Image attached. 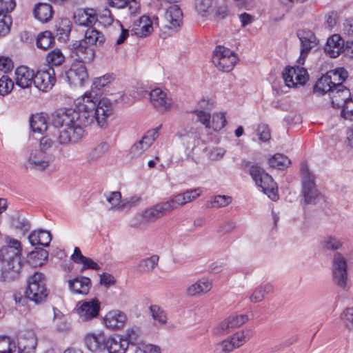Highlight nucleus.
<instances>
[{
	"instance_id": "f257e3e1",
	"label": "nucleus",
	"mask_w": 353,
	"mask_h": 353,
	"mask_svg": "<svg viewBox=\"0 0 353 353\" xmlns=\"http://www.w3.org/2000/svg\"><path fill=\"white\" fill-rule=\"evenodd\" d=\"M94 92H87L83 97V103L76 110L77 122L80 126H88L94 121L101 128L107 124V118L112 114L110 101L101 99L95 101Z\"/></svg>"
},
{
	"instance_id": "f03ea898",
	"label": "nucleus",
	"mask_w": 353,
	"mask_h": 353,
	"mask_svg": "<svg viewBox=\"0 0 353 353\" xmlns=\"http://www.w3.org/2000/svg\"><path fill=\"white\" fill-rule=\"evenodd\" d=\"M8 243L0 249V282L4 283L17 280L22 268L20 241L10 239Z\"/></svg>"
},
{
	"instance_id": "7ed1b4c3",
	"label": "nucleus",
	"mask_w": 353,
	"mask_h": 353,
	"mask_svg": "<svg viewBox=\"0 0 353 353\" xmlns=\"http://www.w3.org/2000/svg\"><path fill=\"white\" fill-rule=\"evenodd\" d=\"M249 173L256 185L261 188L263 193L271 200L275 201L279 199L276 183L261 167L256 164L252 165L249 168Z\"/></svg>"
},
{
	"instance_id": "20e7f679",
	"label": "nucleus",
	"mask_w": 353,
	"mask_h": 353,
	"mask_svg": "<svg viewBox=\"0 0 353 353\" xmlns=\"http://www.w3.org/2000/svg\"><path fill=\"white\" fill-rule=\"evenodd\" d=\"M172 211V208L168 201L157 203L152 207L146 209L141 214H137L132 225L139 228L149 223L154 222L158 219L165 216Z\"/></svg>"
},
{
	"instance_id": "39448f33",
	"label": "nucleus",
	"mask_w": 353,
	"mask_h": 353,
	"mask_svg": "<svg viewBox=\"0 0 353 353\" xmlns=\"http://www.w3.org/2000/svg\"><path fill=\"white\" fill-rule=\"evenodd\" d=\"M302 190L301 194L305 204H314L319 196L315 185V177L310 171L307 163L303 162L301 165Z\"/></svg>"
},
{
	"instance_id": "423d86ee",
	"label": "nucleus",
	"mask_w": 353,
	"mask_h": 353,
	"mask_svg": "<svg viewBox=\"0 0 353 353\" xmlns=\"http://www.w3.org/2000/svg\"><path fill=\"white\" fill-rule=\"evenodd\" d=\"M26 294L27 298L36 303L46 301L48 290L46 288L45 276L42 273L36 272L30 278Z\"/></svg>"
},
{
	"instance_id": "0eeeda50",
	"label": "nucleus",
	"mask_w": 353,
	"mask_h": 353,
	"mask_svg": "<svg viewBox=\"0 0 353 353\" xmlns=\"http://www.w3.org/2000/svg\"><path fill=\"white\" fill-rule=\"evenodd\" d=\"M212 61L218 70L229 72L234 68L238 58L230 49L218 46L213 52Z\"/></svg>"
},
{
	"instance_id": "6e6552de",
	"label": "nucleus",
	"mask_w": 353,
	"mask_h": 353,
	"mask_svg": "<svg viewBox=\"0 0 353 353\" xmlns=\"http://www.w3.org/2000/svg\"><path fill=\"white\" fill-rule=\"evenodd\" d=\"M54 159V154L34 149L30 152L24 165L27 170L43 171L50 166Z\"/></svg>"
},
{
	"instance_id": "1a4fd4ad",
	"label": "nucleus",
	"mask_w": 353,
	"mask_h": 353,
	"mask_svg": "<svg viewBox=\"0 0 353 353\" xmlns=\"http://www.w3.org/2000/svg\"><path fill=\"white\" fill-rule=\"evenodd\" d=\"M347 261L339 252H336L332 259V274L334 283L342 289L347 285Z\"/></svg>"
},
{
	"instance_id": "9d476101",
	"label": "nucleus",
	"mask_w": 353,
	"mask_h": 353,
	"mask_svg": "<svg viewBox=\"0 0 353 353\" xmlns=\"http://www.w3.org/2000/svg\"><path fill=\"white\" fill-rule=\"evenodd\" d=\"M76 110L72 108H61L52 114V123L56 128H67L78 124Z\"/></svg>"
},
{
	"instance_id": "9b49d317",
	"label": "nucleus",
	"mask_w": 353,
	"mask_h": 353,
	"mask_svg": "<svg viewBox=\"0 0 353 353\" xmlns=\"http://www.w3.org/2000/svg\"><path fill=\"white\" fill-rule=\"evenodd\" d=\"M283 78L288 87H294L298 84L304 85L308 80L306 69L302 67H286L283 72Z\"/></svg>"
},
{
	"instance_id": "f8f14e48",
	"label": "nucleus",
	"mask_w": 353,
	"mask_h": 353,
	"mask_svg": "<svg viewBox=\"0 0 353 353\" xmlns=\"http://www.w3.org/2000/svg\"><path fill=\"white\" fill-rule=\"evenodd\" d=\"M101 303L94 298L90 301H79L76 306V312L82 321H88L96 318L100 311Z\"/></svg>"
},
{
	"instance_id": "ddd939ff",
	"label": "nucleus",
	"mask_w": 353,
	"mask_h": 353,
	"mask_svg": "<svg viewBox=\"0 0 353 353\" xmlns=\"http://www.w3.org/2000/svg\"><path fill=\"white\" fill-rule=\"evenodd\" d=\"M248 320L246 314L232 315L224 319L212 330L215 336L227 334L233 329L240 327Z\"/></svg>"
},
{
	"instance_id": "4468645a",
	"label": "nucleus",
	"mask_w": 353,
	"mask_h": 353,
	"mask_svg": "<svg viewBox=\"0 0 353 353\" xmlns=\"http://www.w3.org/2000/svg\"><path fill=\"white\" fill-rule=\"evenodd\" d=\"M84 135L83 127L79 124H74L67 128L60 130L57 140L61 145H68L81 141Z\"/></svg>"
},
{
	"instance_id": "2eb2a0df",
	"label": "nucleus",
	"mask_w": 353,
	"mask_h": 353,
	"mask_svg": "<svg viewBox=\"0 0 353 353\" xmlns=\"http://www.w3.org/2000/svg\"><path fill=\"white\" fill-rule=\"evenodd\" d=\"M65 77L70 85L82 86L88 81V74L84 64L75 61L65 72Z\"/></svg>"
},
{
	"instance_id": "dca6fc26",
	"label": "nucleus",
	"mask_w": 353,
	"mask_h": 353,
	"mask_svg": "<svg viewBox=\"0 0 353 353\" xmlns=\"http://www.w3.org/2000/svg\"><path fill=\"white\" fill-rule=\"evenodd\" d=\"M159 128L148 130L141 140L131 147L130 154L132 158H137L150 147L158 137Z\"/></svg>"
},
{
	"instance_id": "f3484780",
	"label": "nucleus",
	"mask_w": 353,
	"mask_h": 353,
	"mask_svg": "<svg viewBox=\"0 0 353 353\" xmlns=\"http://www.w3.org/2000/svg\"><path fill=\"white\" fill-rule=\"evenodd\" d=\"M150 100L153 107L160 112H165L173 105L172 99L161 88H157L150 92Z\"/></svg>"
},
{
	"instance_id": "a211bd4d",
	"label": "nucleus",
	"mask_w": 353,
	"mask_h": 353,
	"mask_svg": "<svg viewBox=\"0 0 353 353\" xmlns=\"http://www.w3.org/2000/svg\"><path fill=\"white\" fill-rule=\"evenodd\" d=\"M296 34L301 44V57L299 63H303L308 52L317 45V39L314 34L309 30H298Z\"/></svg>"
},
{
	"instance_id": "6ab92c4d",
	"label": "nucleus",
	"mask_w": 353,
	"mask_h": 353,
	"mask_svg": "<svg viewBox=\"0 0 353 353\" xmlns=\"http://www.w3.org/2000/svg\"><path fill=\"white\" fill-rule=\"evenodd\" d=\"M55 81L56 78L54 70L50 68L47 70L38 71L34 74L33 83L39 90L47 92L48 90L52 89Z\"/></svg>"
},
{
	"instance_id": "aec40b11",
	"label": "nucleus",
	"mask_w": 353,
	"mask_h": 353,
	"mask_svg": "<svg viewBox=\"0 0 353 353\" xmlns=\"http://www.w3.org/2000/svg\"><path fill=\"white\" fill-rule=\"evenodd\" d=\"M74 23L81 26L92 27L97 22V10L93 8H79L73 14Z\"/></svg>"
},
{
	"instance_id": "412c9836",
	"label": "nucleus",
	"mask_w": 353,
	"mask_h": 353,
	"mask_svg": "<svg viewBox=\"0 0 353 353\" xmlns=\"http://www.w3.org/2000/svg\"><path fill=\"white\" fill-rule=\"evenodd\" d=\"M72 50L77 61H81L83 64L91 62L94 59L95 52L93 48L81 40L75 41L72 44Z\"/></svg>"
},
{
	"instance_id": "4be33fe9",
	"label": "nucleus",
	"mask_w": 353,
	"mask_h": 353,
	"mask_svg": "<svg viewBox=\"0 0 353 353\" xmlns=\"http://www.w3.org/2000/svg\"><path fill=\"white\" fill-rule=\"evenodd\" d=\"M201 190L199 188L190 189L183 193L177 194L171 196L168 201L172 208L173 211L185 203L195 200L201 195Z\"/></svg>"
},
{
	"instance_id": "5701e85b",
	"label": "nucleus",
	"mask_w": 353,
	"mask_h": 353,
	"mask_svg": "<svg viewBox=\"0 0 353 353\" xmlns=\"http://www.w3.org/2000/svg\"><path fill=\"white\" fill-rule=\"evenodd\" d=\"M108 336L103 334H89L86 336L85 341L88 350L92 352H101L107 347Z\"/></svg>"
},
{
	"instance_id": "b1692460",
	"label": "nucleus",
	"mask_w": 353,
	"mask_h": 353,
	"mask_svg": "<svg viewBox=\"0 0 353 353\" xmlns=\"http://www.w3.org/2000/svg\"><path fill=\"white\" fill-rule=\"evenodd\" d=\"M34 73L26 66L18 67L15 70V82L20 88H30L34 82Z\"/></svg>"
},
{
	"instance_id": "393cba45",
	"label": "nucleus",
	"mask_w": 353,
	"mask_h": 353,
	"mask_svg": "<svg viewBox=\"0 0 353 353\" xmlns=\"http://www.w3.org/2000/svg\"><path fill=\"white\" fill-rule=\"evenodd\" d=\"M91 280L86 276H77L68 281V287L73 294L86 295L91 288Z\"/></svg>"
},
{
	"instance_id": "a878e982",
	"label": "nucleus",
	"mask_w": 353,
	"mask_h": 353,
	"mask_svg": "<svg viewBox=\"0 0 353 353\" xmlns=\"http://www.w3.org/2000/svg\"><path fill=\"white\" fill-rule=\"evenodd\" d=\"M344 41L339 34H333L327 39L325 52L332 58H336L343 52Z\"/></svg>"
},
{
	"instance_id": "bb28decb",
	"label": "nucleus",
	"mask_w": 353,
	"mask_h": 353,
	"mask_svg": "<svg viewBox=\"0 0 353 353\" xmlns=\"http://www.w3.org/2000/svg\"><path fill=\"white\" fill-rule=\"evenodd\" d=\"M104 321L108 327L112 330L120 329L124 326L126 316L121 311L113 310L106 314Z\"/></svg>"
},
{
	"instance_id": "cd10ccee",
	"label": "nucleus",
	"mask_w": 353,
	"mask_h": 353,
	"mask_svg": "<svg viewBox=\"0 0 353 353\" xmlns=\"http://www.w3.org/2000/svg\"><path fill=\"white\" fill-rule=\"evenodd\" d=\"M165 19L169 23L168 28H179L182 23L183 13L177 5H172L168 7L165 13Z\"/></svg>"
},
{
	"instance_id": "c85d7f7f",
	"label": "nucleus",
	"mask_w": 353,
	"mask_h": 353,
	"mask_svg": "<svg viewBox=\"0 0 353 353\" xmlns=\"http://www.w3.org/2000/svg\"><path fill=\"white\" fill-rule=\"evenodd\" d=\"M106 346L108 353H125L128 343L120 336H108Z\"/></svg>"
},
{
	"instance_id": "c756f323",
	"label": "nucleus",
	"mask_w": 353,
	"mask_h": 353,
	"mask_svg": "<svg viewBox=\"0 0 353 353\" xmlns=\"http://www.w3.org/2000/svg\"><path fill=\"white\" fill-rule=\"evenodd\" d=\"M29 242L32 245H41L48 247L52 240L51 234L44 230L32 231L28 236Z\"/></svg>"
},
{
	"instance_id": "7c9ffc66",
	"label": "nucleus",
	"mask_w": 353,
	"mask_h": 353,
	"mask_svg": "<svg viewBox=\"0 0 353 353\" xmlns=\"http://www.w3.org/2000/svg\"><path fill=\"white\" fill-rule=\"evenodd\" d=\"M334 107L341 108L350 98V92L345 87L334 88L329 94Z\"/></svg>"
},
{
	"instance_id": "2f4dec72",
	"label": "nucleus",
	"mask_w": 353,
	"mask_h": 353,
	"mask_svg": "<svg viewBox=\"0 0 353 353\" xmlns=\"http://www.w3.org/2000/svg\"><path fill=\"white\" fill-rule=\"evenodd\" d=\"M273 292L274 287L271 283L261 284L253 290L250 296V301L254 303H260L265 299L266 296L272 294Z\"/></svg>"
},
{
	"instance_id": "473e14b6",
	"label": "nucleus",
	"mask_w": 353,
	"mask_h": 353,
	"mask_svg": "<svg viewBox=\"0 0 353 353\" xmlns=\"http://www.w3.org/2000/svg\"><path fill=\"white\" fill-rule=\"evenodd\" d=\"M135 28L132 29L134 34L138 37H145L150 34L152 30V23L150 19L146 16H142L135 23Z\"/></svg>"
},
{
	"instance_id": "72a5a7b5",
	"label": "nucleus",
	"mask_w": 353,
	"mask_h": 353,
	"mask_svg": "<svg viewBox=\"0 0 353 353\" xmlns=\"http://www.w3.org/2000/svg\"><path fill=\"white\" fill-rule=\"evenodd\" d=\"M33 14L34 17L41 22H48L53 15L52 7L46 3H39L36 5Z\"/></svg>"
},
{
	"instance_id": "f704fd0d",
	"label": "nucleus",
	"mask_w": 353,
	"mask_h": 353,
	"mask_svg": "<svg viewBox=\"0 0 353 353\" xmlns=\"http://www.w3.org/2000/svg\"><path fill=\"white\" fill-rule=\"evenodd\" d=\"M212 287V282L207 279H202L191 285L187 289L189 296H199L210 291Z\"/></svg>"
},
{
	"instance_id": "c9c22d12",
	"label": "nucleus",
	"mask_w": 353,
	"mask_h": 353,
	"mask_svg": "<svg viewBox=\"0 0 353 353\" xmlns=\"http://www.w3.org/2000/svg\"><path fill=\"white\" fill-rule=\"evenodd\" d=\"M37 339L34 334L29 333L27 337L21 338L18 343L19 353H35Z\"/></svg>"
},
{
	"instance_id": "e433bc0d",
	"label": "nucleus",
	"mask_w": 353,
	"mask_h": 353,
	"mask_svg": "<svg viewBox=\"0 0 353 353\" xmlns=\"http://www.w3.org/2000/svg\"><path fill=\"white\" fill-rule=\"evenodd\" d=\"M72 24L68 19H61L55 26V36L58 40L65 42L69 39Z\"/></svg>"
},
{
	"instance_id": "4c0bfd02",
	"label": "nucleus",
	"mask_w": 353,
	"mask_h": 353,
	"mask_svg": "<svg viewBox=\"0 0 353 353\" xmlns=\"http://www.w3.org/2000/svg\"><path fill=\"white\" fill-rule=\"evenodd\" d=\"M85 44L92 46H102L105 42V37L102 32L94 28H88L84 35V39H81Z\"/></svg>"
},
{
	"instance_id": "58836bf2",
	"label": "nucleus",
	"mask_w": 353,
	"mask_h": 353,
	"mask_svg": "<svg viewBox=\"0 0 353 353\" xmlns=\"http://www.w3.org/2000/svg\"><path fill=\"white\" fill-rule=\"evenodd\" d=\"M30 125L33 132L43 134L48 128L46 115L42 113L32 115L30 118Z\"/></svg>"
},
{
	"instance_id": "ea45409f",
	"label": "nucleus",
	"mask_w": 353,
	"mask_h": 353,
	"mask_svg": "<svg viewBox=\"0 0 353 353\" xmlns=\"http://www.w3.org/2000/svg\"><path fill=\"white\" fill-rule=\"evenodd\" d=\"M48 252L42 248H35L28 254V261L33 266H41L48 259Z\"/></svg>"
},
{
	"instance_id": "a19ab883",
	"label": "nucleus",
	"mask_w": 353,
	"mask_h": 353,
	"mask_svg": "<svg viewBox=\"0 0 353 353\" xmlns=\"http://www.w3.org/2000/svg\"><path fill=\"white\" fill-rule=\"evenodd\" d=\"M326 74L330 81H332L334 88L345 87L342 83L347 77V72L343 68H336L327 72Z\"/></svg>"
},
{
	"instance_id": "79ce46f5",
	"label": "nucleus",
	"mask_w": 353,
	"mask_h": 353,
	"mask_svg": "<svg viewBox=\"0 0 353 353\" xmlns=\"http://www.w3.org/2000/svg\"><path fill=\"white\" fill-rule=\"evenodd\" d=\"M159 260V256L157 254L141 259L137 265V270L140 272H152L158 265Z\"/></svg>"
},
{
	"instance_id": "37998d69",
	"label": "nucleus",
	"mask_w": 353,
	"mask_h": 353,
	"mask_svg": "<svg viewBox=\"0 0 353 353\" xmlns=\"http://www.w3.org/2000/svg\"><path fill=\"white\" fill-rule=\"evenodd\" d=\"M252 336V331L247 330L245 331L242 330L236 332L231 336H229V339L232 344L234 349L239 348L246 343Z\"/></svg>"
},
{
	"instance_id": "c03bdc74",
	"label": "nucleus",
	"mask_w": 353,
	"mask_h": 353,
	"mask_svg": "<svg viewBox=\"0 0 353 353\" xmlns=\"http://www.w3.org/2000/svg\"><path fill=\"white\" fill-rule=\"evenodd\" d=\"M332 81H330L329 77L326 74L323 75L316 83L314 85V92L324 94L325 93H330L334 89Z\"/></svg>"
},
{
	"instance_id": "a18cd8bd",
	"label": "nucleus",
	"mask_w": 353,
	"mask_h": 353,
	"mask_svg": "<svg viewBox=\"0 0 353 353\" xmlns=\"http://www.w3.org/2000/svg\"><path fill=\"white\" fill-rule=\"evenodd\" d=\"M109 146L105 142L100 143L94 147L88 154V160L90 162H95L100 159L108 152Z\"/></svg>"
},
{
	"instance_id": "49530a36",
	"label": "nucleus",
	"mask_w": 353,
	"mask_h": 353,
	"mask_svg": "<svg viewBox=\"0 0 353 353\" xmlns=\"http://www.w3.org/2000/svg\"><path fill=\"white\" fill-rule=\"evenodd\" d=\"M269 165L272 168L284 170L290 164V160L288 157L277 153L269 159Z\"/></svg>"
},
{
	"instance_id": "de8ad7c7",
	"label": "nucleus",
	"mask_w": 353,
	"mask_h": 353,
	"mask_svg": "<svg viewBox=\"0 0 353 353\" xmlns=\"http://www.w3.org/2000/svg\"><path fill=\"white\" fill-rule=\"evenodd\" d=\"M54 42L51 32L45 31L40 33L37 39V46L43 50H47L50 48Z\"/></svg>"
},
{
	"instance_id": "09e8293b",
	"label": "nucleus",
	"mask_w": 353,
	"mask_h": 353,
	"mask_svg": "<svg viewBox=\"0 0 353 353\" xmlns=\"http://www.w3.org/2000/svg\"><path fill=\"white\" fill-rule=\"evenodd\" d=\"M106 201L110 205V210H114L121 207L123 200L121 194L119 191L109 192L104 194Z\"/></svg>"
},
{
	"instance_id": "8fccbe9b",
	"label": "nucleus",
	"mask_w": 353,
	"mask_h": 353,
	"mask_svg": "<svg viewBox=\"0 0 353 353\" xmlns=\"http://www.w3.org/2000/svg\"><path fill=\"white\" fill-rule=\"evenodd\" d=\"M340 319L344 327L353 332V307H347L341 312Z\"/></svg>"
},
{
	"instance_id": "3c124183",
	"label": "nucleus",
	"mask_w": 353,
	"mask_h": 353,
	"mask_svg": "<svg viewBox=\"0 0 353 353\" xmlns=\"http://www.w3.org/2000/svg\"><path fill=\"white\" fill-rule=\"evenodd\" d=\"M97 22L104 27L110 26L114 21L111 12L108 8L97 10Z\"/></svg>"
},
{
	"instance_id": "603ef678",
	"label": "nucleus",
	"mask_w": 353,
	"mask_h": 353,
	"mask_svg": "<svg viewBox=\"0 0 353 353\" xmlns=\"http://www.w3.org/2000/svg\"><path fill=\"white\" fill-rule=\"evenodd\" d=\"M152 316L154 321H158L160 325H163L167 322V316L165 311L159 305H152L150 307Z\"/></svg>"
},
{
	"instance_id": "864d4df0",
	"label": "nucleus",
	"mask_w": 353,
	"mask_h": 353,
	"mask_svg": "<svg viewBox=\"0 0 353 353\" xmlns=\"http://www.w3.org/2000/svg\"><path fill=\"white\" fill-rule=\"evenodd\" d=\"M11 225L16 229L28 231L30 228L29 221L19 214H15L11 218Z\"/></svg>"
},
{
	"instance_id": "5fc2aeb1",
	"label": "nucleus",
	"mask_w": 353,
	"mask_h": 353,
	"mask_svg": "<svg viewBox=\"0 0 353 353\" xmlns=\"http://www.w3.org/2000/svg\"><path fill=\"white\" fill-rule=\"evenodd\" d=\"M12 23L10 14L0 12V37L6 36L10 32Z\"/></svg>"
},
{
	"instance_id": "6e6d98bb",
	"label": "nucleus",
	"mask_w": 353,
	"mask_h": 353,
	"mask_svg": "<svg viewBox=\"0 0 353 353\" xmlns=\"http://www.w3.org/2000/svg\"><path fill=\"white\" fill-rule=\"evenodd\" d=\"M64 56L59 49H55L48 53L46 57L47 61L52 65H60L64 61Z\"/></svg>"
},
{
	"instance_id": "4d7b16f0",
	"label": "nucleus",
	"mask_w": 353,
	"mask_h": 353,
	"mask_svg": "<svg viewBox=\"0 0 353 353\" xmlns=\"http://www.w3.org/2000/svg\"><path fill=\"white\" fill-rule=\"evenodd\" d=\"M226 124V119L225 114L223 112H218L213 115L211 122V128L214 131L221 130Z\"/></svg>"
},
{
	"instance_id": "13d9d810",
	"label": "nucleus",
	"mask_w": 353,
	"mask_h": 353,
	"mask_svg": "<svg viewBox=\"0 0 353 353\" xmlns=\"http://www.w3.org/2000/svg\"><path fill=\"white\" fill-rule=\"evenodd\" d=\"M14 88V83L7 75L0 78V95L4 96L10 93Z\"/></svg>"
},
{
	"instance_id": "bf43d9fd",
	"label": "nucleus",
	"mask_w": 353,
	"mask_h": 353,
	"mask_svg": "<svg viewBox=\"0 0 353 353\" xmlns=\"http://www.w3.org/2000/svg\"><path fill=\"white\" fill-rule=\"evenodd\" d=\"M234 350L229 338L217 343L214 345V353H230Z\"/></svg>"
},
{
	"instance_id": "052dcab7",
	"label": "nucleus",
	"mask_w": 353,
	"mask_h": 353,
	"mask_svg": "<svg viewBox=\"0 0 353 353\" xmlns=\"http://www.w3.org/2000/svg\"><path fill=\"white\" fill-rule=\"evenodd\" d=\"M341 116L348 120H353V96L351 97L341 107Z\"/></svg>"
},
{
	"instance_id": "680f3d73",
	"label": "nucleus",
	"mask_w": 353,
	"mask_h": 353,
	"mask_svg": "<svg viewBox=\"0 0 353 353\" xmlns=\"http://www.w3.org/2000/svg\"><path fill=\"white\" fill-rule=\"evenodd\" d=\"M193 114L196 116L197 121L204 125L206 128H211V115L209 112L203 110H196L193 112Z\"/></svg>"
},
{
	"instance_id": "e2e57ef3",
	"label": "nucleus",
	"mask_w": 353,
	"mask_h": 353,
	"mask_svg": "<svg viewBox=\"0 0 353 353\" xmlns=\"http://www.w3.org/2000/svg\"><path fill=\"white\" fill-rule=\"evenodd\" d=\"M232 202V197L225 195H216L211 201L210 207L221 208L229 205Z\"/></svg>"
},
{
	"instance_id": "0e129e2a",
	"label": "nucleus",
	"mask_w": 353,
	"mask_h": 353,
	"mask_svg": "<svg viewBox=\"0 0 353 353\" xmlns=\"http://www.w3.org/2000/svg\"><path fill=\"white\" fill-rule=\"evenodd\" d=\"M114 76L112 74H105L102 77L94 79L93 84L95 88L100 89L114 80Z\"/></svg>"
},
{
	"instance_id": "69168bd1",
	"label": "nucleus",
	"mask_w": 353,
	"mask_h": 353,
	"mask_svg": "<svg viewBox=\"0 0 353 353\" xmlns=\"http://www.w3.org/2000/svg\"><path fill=\"white\" fill-rule=\"evenodd\" d=\"M53 145V140L51 138L45 136L40 139L39 148L38 150L43 152H48L49 154H54Z\"/></svg>"
},
{
	"instance_id": "338daca9",
	"label": "nucleus",
	"mask_w": 353,
	"mask_h": 353,
	"mask_svg": "<svg viewBox=\"0 0 353 353\" xmlns=\"http://www.w3.org/2000/svg\"><path fill=\"white\" fill-rule=\"evenodd\" d=\"M16 7L14 0H0V12L10 14Z\"/></svg>"
},
{
	"instance_id": "774afa93",
	"label": "nucleus",
	"mask_w": 353,
	"mask_h": 353,
	"mask_svg": "<svg viewBox=\"0 0 353 353\" xmlns=\"http://www.w3.org/2000/svg\"><path fill=\"white\" fill-rule=\"evenodd\" d=\"M341 243L336 238L329 236L323 241V248L326 250H337L341 248Z\"/></svg>"
}]
</instances>
